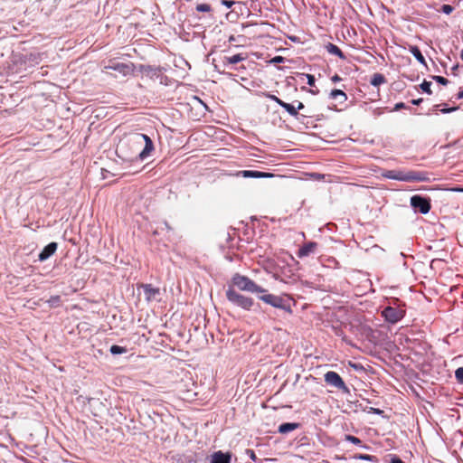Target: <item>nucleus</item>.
Wrapping results in <instances>:
<instances>
[{"mask_svg":"<svg viewBox=\"0 0 463 463\" xmlns=\"http://www.w3.org/2000/svg\"><path fill=\"white\" fill-rule=\"evenodd\" d=\"M382 176L386 179L397 180L402 182H429L430 177L429 173L415 170H384Z\"/></svg>","mask_w":463,"mask_h":463,"instance_id":"obj_1","label":"nucleus"},{"mask_svg":"<svg viewBox=\"0 0 463 463\" xmlns=\"http://www.w3.org/2000/svg\"><path fill=\"white\" fill-rule=\"evenodd\" d=\"M232 288L237 287L238 289L255 294L265 293L267 290L257 285L252 279L247 276L235 273L232 278Z\"/></svg>","mask_w":463,"mask_h":463,"instance_id":"obj_2","label":"nucleus"},{"mask_svg":"<svg viewBox=\"0 0 463 463\" xmlns=\"http://www.w3.org/2000/svg\"><path fill=\"white\" fill-rule=\"evenodd\" d=\"M226 298L232 304L245 310H250L254 304L251 298L241 295L236 291L232 286L228 287L226 290Z\"/></svg>","mask_w":463,"mask_h":463,"instance_id":"obj_3","label":"nucleus"},{"mask_svg":"<svg viewBox=\"0 0 463 463\" xmlns=\"http://www.w3.org/2000/svg\"><path fill=\"white\" fill-rule=\"evenodd\" d=\"M410 203L416 213L427 214L431 208L430 198L420 194H414L410 199Z\"/></svg>","mask_w":463,"mask_h":463,"instance_id":"obj_4","label":"nucleus"},{"mask_svg":"<svg viewBox=\"0 0 463 463\" xmlns=\"http://www.w3.org/2000/svg\"><path fill=\"white\" fill-rule=\"evenodd\" d=\"M259 296V298L276 308L282 309L288 313H291L292 309L290 305L281 297L273 294H263Z\"/></svg>","mask_w":463,"mask_h":463,"instance_id":"obj_5","label":"nucleus"},{"mask_svg":"<svg viewBox=\"0 0 463 463\" xmlns=\"http://www.w3.org/2000/svg\"><path fill=\"white\" fill-rule=\"evenodd\" d=\"M324 380L327 385L337 388L344 393L350 394V389L347 387L342 377L336 372H326L324 375Z\"/></svg>","mask_w":463,"mask_h":463,"instance_id":"obj_6","label":"nucleus"},{"mask_svg":"<svg viewBox=\"0 0 463 463\" xmlns=\"http://www.w3.org/2000/svg\"><path fill=\"white\" fill-rule=\"evenodd\" d=\"M382 316L387 322L395 324L403 318L405 310L398 307L388 306L382 311Z\"/></svg>","mask_w":463,"mask_h":463,"instance_id":"obj_7","label":"nucleus"},{"mask_svg":"<svg viewBox=\"0 0 463 463\" xmlns=\"http://www.w3.org/2000/svg\"><path fill=\"white\" fill-rule=\"evenodd\" d=\"M137 143L140 144L141 141L145 142V146L141 152L137 155V158L141 161L145 160L148 157L151 152L154 150V144L151 138L146 134H137Z\"/></svg>","mask_w":463,"mask_h":463,"instance_id":"obj_8","label":"nucleus"},{"mask_svg":"<svg viewBox=\"0 0 463 463\" xmlns=\"http://www.w3.org/2000/svg\"><path fill=\"white\" fill-rule=\"evenodd\" d=\"M139 288L143 289L146 301L150 302L158 299L160 296V289L158 288H155L151 284H141Z\"/></svg>","mask_w":463,"mask_h":463,"instance_id":"obj_9","label":"nucleus"},{"mask_svg":"<svg viewBox=\"0 0 463 463\" xmlns=\"http://www.w3.org/2000/svg\"><path fill=\"white\" fill-rule=\"evenodd\" d=\"M58 249V243L52 241L47 244L42 251L38 255V260L41 262L47 260L50 257H52Z\"/></svg>","mask_w":463,"mask_h":463,"instance_id":"obj_10","label":"nucleus"},{"mask_svg":"<svg viewBox=\"0 0 463 463\" xmlns=\"http://www.w3.org/2000/svg\"><path fill=\"white\" fill-rule=\"evenodd\" d=\"M237 176L243 178H267L271 177L273 175L266 172L256 170H242L236 173Z\"/></svg>","mask_w":463,"mask_h":463,"instance_id":"obj_11","label":"nucleus"},{"mask_svg":"<svg viewBox=\"0 0 463 463\" xmlns=\"http://www.w3.org/2000/svg\"><path fill=\"white\" fill-rule=\"evenodd\" d=\"M317 248V243L315 241H308L302 245L298 250V257L304 258L309 256L311 253H314L316 249Z\"/></svg>","mask_w":463,"mask_h":463,"instance_id":"obj_12","label":"nucleus"},{"mask_svg":"<svg viewBox=\"0 0 463 463\" xmlns=\"http://www.w3.org/2000/svg\"><path fill=\"white\" fill-rule=\"evenodd\" d=\"M110 69L121 73L124 76H127L133 71V64L132 63H123V62H115L109 66Z\"/></svg>","mask_w":463,"mask_h":463,"instance_id":"obj_13","label":"nucleus"},{"mask_svg":"<svg viewBox=\"0 0 463 463\" xmlns=\"http://www.w3.org/2000/svg\"><path fill=\"white\" fill-rule=\"evenodd\" d=\"M232 455L229 452L216 451L212 455L210 463H231Z\"/></svg>","mask_w":463,"mask_h":463,"instance_id":"obj_14","label":"nucleus"},{"mask_svg":"<svg viewBox=\"0 0 463 463\" xmlns=\"http://www.w3.org/2000/svg\"><path fill=\"white\" fill-rule=\"evenodd\" d=\"M299 426L300 424L298 422H284L279 426L278 431L281 434H287L298 429Z\"/></svg>","mask_w":463,"mask_h":463,"instance_id":"obj_15","label":"nucleus"},{"mask_svg":"<svg viewBox=\"0 0 463 463\" xmlns=\"http://www.w3.org/2000/svg\"><path fill=\"white\" fill-rule=\"evenodd\" d=\"M409 52L413 55V57L421 64L426 65V61L424 56L422 55L420 48L416 45H410Z\"/></svg>","mask_w":463,"mask_h":463,"instance_id":"obj_16","label":"nucleus"},{"mask_svg":"<svg viewBox=\"0 0 463 463\" xmlns=\"http://www.w3.org/2000/svg\"><path fill=\"white\" fill-rule=\"evenodd\" d=\"M326 49L330 54L336 55L342 60L345 59V55L337 45L329 43L328 44L326 45Z\"/></svg>","mask_w":463,"mask_h":463,"instance_id":"obj_17","label":"nucleus"},{"mask_svg":"<svg viewBox=\"0 0 463 463\" xmlns=\"http://www.w3.org/2000/svg\"><path fill=\"white\" fill-rule=\"evenodd\" d=\"M330 98L339 99L340 103H344L347 99V95L343 90L335 89L330 92Z\"/></svg>","mask_w":463,"mask_h":463,"instance_id":"obj_18","label":"nucleus"},{"mask_svg":"<svg viewBox=\"0 0 463 463\" xmlns=\"http://www.w3.org/2000/svg\"><path fill=\"white\" fill-rule=\"evenodd\" d=\"M386 82V79L385 77L381 74V73H374L371 80H370V83L374 86V87H378L380 86L381 84H383Z\"/></svg>","mask_w":463,"mask_h":463,"instance_id":"obj_19","label":"nucleus"},{"mask_svg":"<svg viewBox=\"0 0 463 463\" xmlns=\"http://www.w3.org/2000/svg\"><path fill=\"white\" fill-rule=\"evenodd\" d=\"M280 107L283 108L290 116L294 118H298V116L299 115L298 111L297 110L296 107L293 104L283 101Z\"/></svg>","mask_w":463,"mask_h":463,"instance_id":"obj_20","label":"nucleus"},{"mask_svg":"<svg viewBox=\"0 0 463 463\" xmlns=\"http://www.w3.org/2000/svg\"><path fill=\"white\" fill-rule=\"evenodd\" d=\"M245 57L241 53H237L231 57H226V61L228 64H237L240 61H243Z\"/></svg>","mask_w":463,"mask_h":463,"instance_id":"obj_21","label":"nucleus"},{"mask_svg":"<svg viewBox=\"0 0 463 463\" xmlns=\"http://www.w3.org/2000/svg\"><path fill=\"white\" fill-rule=\"evenodd\" d=\"M109 352L113 355H118V354H122L127 353L128 350H127L126 347H123V346H120V345H113L110 346Z\"/></svg>","mask_w":463,"mask_h":463,"instance_id":"obj_22","label":"nucleus"},{"mask_svg":"<svg viewBox=\"0 0 463 463\" xmlns=\"http://www.w3.org/2000/svg\"><path fill=\"white\" fill-rule=\"evenodd\" d=\"M354 458L357 459L371 461V462L377 461V458L375 456L369 455V454H356L354 456Z\"/></svg>","mask_w":463,"mask_h":463,"instance_id":"obj_23","label":"nucleus"},{"mask_svg":"<svg viewBox=\"0 0 463 463\" xmlns=\"http://www.w3.org/2000/svg\"><path fill=\"white\" fill-rule=\"evenodd\" d=\"M420 89L422 90L423 92L427 93V94H431L432 91H431V82L430 81H428L426 80H424L422 81V83L420 85Z\"/></svg>","mask_w":463,"mask_h":463,"instance_id":"obj_24","label":"nucleus"},{"mask_svg":"<svg viewBox=\"0 0 463 463\" xmlns=\"http://www.w3.org/2000/svg\"><path fill=\"white\" fill-rule=\"evenodd\" d=\"M196 10L198 12L207 13V12H210L212 10V7L208 4H199L196 6Z\"/></svg>","mask_w":463,"mask_h":463,"instance_id":"obj_25","label":"nucleus"},{"mask_svg":"<svg viewBox=\"0 0 463 463\" xmlns=\"http://www.w3.org/2000/svg\"><path fill=\"white\" fill-rule=\"evenodd\" d=\"M345 440H347L354 445L362 444V440L359 438L353 436V435H345Z\"/></svg>","mask_w":463,"mask_h":463,"instance_id":"obj_26","label":"nucleus"},{"mask_svg":"<svg viewBox=\"0 0 463 463\" xmlns=\"http://www.w3.org/2000/svg\"><path fill=\"white\" fill-rule=\"evenodd\" d=\"M455 377L459 383H463V367H458L455 371Z\"/></svg>","mask_w":463,"mask_h":463,"instance_id":"obj_27","label":"nucleus"},{"mask_svg":"<svg viewBox=\"0 0 463 463\" xmlns=\"http://www.w3.org/2000/svg\"><path fill=\"white\" fill-rule=\"evenodd\" d=\"M142 71L144 72H151L153 75H157V72L159 71V70L157 68H154L152 66H142Z\"/></svg>","mask_w":463,"mask_h":463,"instance_id":"obj_28","label":"nucleus"},{"mask_svg":"<svg viewBox=\"0 0 463 463\" xmlns=\"http://www.w3.org/2000/svg\"><path fill=\"white\" fill-rule=\"evenodd\" d=\"M454 10V7L450 5H442L440 11L446 14H450Z\"/></svg>","mask_w":463,"mask_h":463,"instance_id":"obj_29","label":"nucleus"},{"mask_svg":"<svg viewBox=\"0 0 463 463\" xmlns=\"http://www.w3.org/2000/svg\"><path fill=\"white\" fill-rule=\"evenodd\" d=\"M245 454L252 460V461H258L259 458H257V455L256 453L254 452L253 449H247L245 450Z\"/></svg>","mask_w":463,"mask_h":463,"instance_id":"obj_30","label":"nucleus"},{"mask_svg":"<svg viewBox=\"0 0 463 463\" xmlns=\"http://www.w3.org/2000/svg\"><path fill=\"white\" fill-rule=\"evenodd\" d=\"M432 79L441 85H447L449 83V80L442 76H432Z\"/></svg>","mask_w":463,"mask_h":463,"instance_id":"obj_31","label":"nucleus"},{"mask_svg":"<svg viewBox=\"0 0 463 463\" xmlns=\"http://www.w3.org/2000/svg\"><path fill=\"white\" fill-rule=\"evenodd\" d=\"M266 98L275 101L277 104H279V106L281 105V103L283 102L282 99H280L279 98H278L277 96L273 95V94H270V93H265L264 94Z\"/></svg>","mask_w":463,"mask_h":463,"instance_id":"obj_32","label":"nucleus"},{"mask_svg":"<svg viewBox=\"0 0 463 463\" xmlns=\"http://www.w3.org/2000/svg\"><path fill=\"white\" fill-rule=\"evenodd\" d=\"M303 76L307 78V84H308L309 86H314V85H315L316 79H315V76H314V75H311V74H303Z\"/></svg>","mask_w":463,"mask_h":463,"instance_id":"obj_33","label":"nucleus"},{"mask_svg":"<svg viewBox=\"0 0 463 463\" xmlns=\"http://www.w3.org/2000/svg\"><path fill=\"white\" fill-rule=\"evenodd\" d=\"M410 109L411 108H410V107H408V106H406V104H405V103H403V102H398V103H396V104H395V106H394V108H393V110H394V111H398V110H401V109Z\"/></svg>","mask_w":463,"mask_h":463,"instance_id":"obj_34","label":"nucleus"},{"mask_svg":"<svg viewBox=\"0 0 463 463\" xmlns=\"http://www.w3.org/2000/svg\"><path fill=\"white\" fill-rule=\"evenodd\" d=\"M235 4H236V2L232 1V0H222L221 1V5L225 6V7H227V8H231Z\"/></svg>","mask_w":463,"mask_h":463,"instance_id":"obj_35","label":"nucleus"},{"mask_svg":"<svg viewBox=\"0 0 463 463\" xmlns=\"http://www.w3.org/2000/svg\"><path fill=\"white\" fill-rule=\"evenodd\" d=\"M457 109H458V107H452V108H443L441 109H439V111L443 114H447V113H450V112H453V111H456Z\"/></svg>","mask_w":463,"mask_h":463,"instance_id":"obj_36","label":"nucleus"},{"mask_svg":"<svg viewBox=\"0 0 463 463\" xmlns=\"http://www.w3.org/2000/svg\"><path fill=\"white\" fill-rule=\"evenodd\" d=\"M60 301H61L60 296H53L50 298L49 303L53 306V305H58L60 303Z\"/></svg>","mask_w":463,"mask_h":463,"instance_id":"obj_37","label":"nucleus"},{"mask_svg":"<svg viewBox=\"0 0 463 463\" xmlns=\"http://www.w3.org/2000/svg\"><path fill=\"white\" fill-rule=\"evenodd\" d=\"M390 463H404V462L399 457L393 456V457H392Z\"/></svg>","mask_w":463,"mask_h":463,"instance_id":"obj_38","label":"nucleus"},{"mask_svg":"<svg viewBox=\"0 0 463 463\" xmlns=\"http://www.w3.org/2000/svg\"><path fill=\"white\" fill-rule=\"evenodd\" d=\"M422 101H423V99L420 98V99H411V102L412 105L419 106Z\"/></svg>","mask_w":463,"mask_h":463,"instance_id":"obj_39","label":"nucleus"},{"mask_svg":"<svg viewBox=\"0 0 463 463\" xmlns=\"http://www.w3.org/2000/svg\"><path fill=\"white\" fill-rule=\"evenodd\" d=\"M295 103L297 104V106H296L297 110H300L305 108V105L301 101L296 100Z\"/></svg>","mask_w":463,"mask_h":463,"instance_id":"obj_40","label":"nucleus"},{"mask_svg":"<svg viewBox=\"0 0 463 463\" xmlns=\"http://www.w3.org/2000/svg\"><path fill=\"white\" fill-rule=\"evenodd\" d=\"M283 60H284V58L282 56H275L272 59V61L275 63H279V62H281Z\"/></svg>","mask_w":463,"mask_h":463,"instance_id":"obj_41","label":"nucleus"},{"mask_svg":"<svg viewBox=\"0 0 463 463\" xmlns=\"http://www.w3.org/2000/svg\"><path fill=\"white\" fill-rule=\"evenodd\" d=\"M331 80H332L333 82H338V81L342 80V78H341L339 75L335 74V75L331 78Z\"/></svg>","mask_w":463,"mask_h":463,"instance_id":"obj_42","label":"nucleus"},{"mask_svg":"<svg viewBox=\"0 0 463 463\" xmlns=\"http://www.w3.org/2000/svg\"><path fill=\"white\" fill-rule=\"evenodd\" d=\"M456 99H463V89H462V90H460L458 92V94H457V96H456Z\"/></svg>","mask_w":463,"mask_h":463,"instance_id":"obj_43","label":"nucleus"},{"mask_svg":"<svg viewBox=\"0 0 463 463\" xmlns=\"http://www.w3.org/2000/svg\"><path fill=\"white\" fill-rule=\"evenodd\" d=\"M370 410H371V411H373V413H375V414H381V413H383V411L382 410H380V409L371 408Z\"/></svg>","mask_w":463,"mask_h":463,"instance_id":"obj_44","label":"nucleus"},{"mask_svg":"<svg viewBox=\"0 0 463 463\" xmlns=\"http://www.w3.org/2000/svg\"><path fill=\"white\" fill-rule=\"evenodd\" d=\"M164 225L165 226V228H166L167 230H170V229H171V228H170V226L168 225V223H167L166 222H164Z\"/></svg>","mask_w":463,"mask_h":463,"instance_id":"obj_45","label":"nucleus"},{"mask_svg":"<svg viewBox=\"0 0 463 463\" xmlns=\"http://www.w3.org/2000/svg\"><path fill=\"white\" fill-rule=\"evenodd\" d=\"M439 107H440V105H435V106L433 107V109H439Z\"/></svg>","mask_w":463,"mask_h":463,"instance_id":"obj_46","label":"nucleus"},{"mask_svg":"<svg viewBox=\"0 0 463 463\" xmlns=\"http://www.w3.org/2000/svg\"><path fill=\"white\" fill-rule=\"evenodd\" d=\"M455 191H459V192H463V188H456L454 189Z\"/></svg>","mask_w":463,"mask_h":463,"instance_id":"obj_47","label":"nucleus"},{"mask_svg":"<svg viewBox=\"0 0 463 463\" xmlns=\"http://www.w3.org/2000/svg\"><path fill=\"white\" fill-rule=\"evenodd\" d=\"M310 92L313 94H317L318 92V90H310Z\"/></svg>","mask_w":463,"mask_h":463,"instance_id":"obj_48","label":"nucleus"},{"mask_svg":"<svg viewBox=\"0 0 463 463\" xmlns=\"http://www.w3.org/2000/svg\"><path fill=\"white\" fill-rule=\"evenodd\" d=\"M460 58H461V60L463 61V50H462V51H461V52H460Z\"/></svg>","mask_w":463,"mask_h":463,"instance_id":"obj_49","label":"nucleus"},{"mask_svg":"<svg viewBox=\"0 0 463 463\" xmlns=\"http://www.w3.org/2000/svg\"><path fill=\"white\" fill-rule=\"evenodd\" d=\"M458 65H456V66H454V67L452 68V70H457V69H458Z\"/></svg>","mask_w":463,"mask_h":463,"instance_id":"obj_50","label":"nucleus"},{"mask_svg":"<svg viewBox=\"0 0 463 463\" xmlns=\"http://www.w3.org/2000/svg\"><path fill=\"white\" fill-rule=\"evenodd\" d=\"M400 255H401L402 257H405V255H404L402 252H401V253H400Z\"/></svg>","mask_w":463,"mask_h":463,"instance_id":"obj_51","label":"nucleus"},{"mask_svg":"<svg viewBox=\"0 0 463 463\" xmlns=\"http://www.w3.org/2000/svg\"><path fill=\"white\" fill-rule=\"evenodd\" d=\"M266 461L273 460L272 458H265Z\"/></svg>","mask_w":463,"mask_h":463,"instance_id":"obj_52","label":"nucleus"}]
</instances>
